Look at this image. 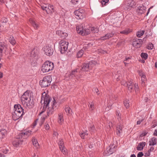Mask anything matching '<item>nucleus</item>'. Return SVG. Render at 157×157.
Returning <instances> with one entry per match:
<instances>
[{
    "instance_id": "1",
    "label": "nucleus",
    "mask_w": 157,
    "mask_h": 157,
    "mask_svg": "<svg viewBox=\"0 0 157 157\" xmlns=\"http://www.w3.org/2000/svg\"><path fill=\"white\" fill-rule=\"evenodd\" d=\"M50 101V97L49 95L45 92L43 93L40 102L41 104H43V107L40 114H41L46 110L48 116H49L52 114L56 110L57 104L55 99H53L51 103L50 106L49 105Z\"/></svg>"
},
{
    "instance_id": "2",
    "label": "nucleus",
    "mask_w": 157,
    "mask_h": 157,
    "mask_svg": "<svg viewBox=\"0 0 157 157\" xmlns=\"http://www.w3.org/2000/svg\"><path fill=\"white\" fill-rule=\"evenodd\" d=\"M20 103L26 108H32L34 102L31 93L28 91L25 92L21 97Z\"/></svg>"
},
{
    "instance_id": "3",
    "label": "nucleus",
    "mask_w": 157,
    "mask_h": 157,
    "mask_svg": "<svg viewBox=\"0 0 157 157\" xmlns=\"http://www.w3.org/2000/svg\"><path fill=\"white\" fill-rule=\"evenodd\" d=\"M97 63L94 61H91L88 63H84L82 66L81 68L80 69L79 68H76V70L72 71L70 74V76L74 75L75 76V72H81L83 71H88L90 69L94 67Z\"/></svg>"
},
{
    "instance_id": "4",
    "label": "nucleus",
    "mask_w": 157,
    "mask_h": 157,
    "mask_svg": "<svg viewBox=\"0 0 157 157\" xmlns=\"http://www.w3.org/2000/svg\"><path fill=\"white\" fill-rule=\"evenodd\" d=\"M13 110L14 111L12 113V118L14 121L19 119L24 114V109L19 104L15 105Z\"/></svg>"
},
{
    "instance_id": "5",
    "label": "nucleus",
    "mask_w": 157,
    "mask_h": 157,
    "mask_svg": "<svg viewBox=\"0 0 157 157\" xmlns=\"http://www.w3.org/2000/svg\"><path fill=\"white\" fill-rule=\"evenodd\" d=\"M54 65L53 63L49 61H47L42 65L41 71L43 73H46L53 69Z\"/></svg>"
},
{
    "instance_id": "6",
    "label": "nucleus",
    "mask_w": 157,
    "mask_h": 157,
    "mask_svg": "<svg viewBox=\"0 0 157 157\" xmlns=\"http://www.w3.org/2000/svg\"><path fill=\"white\" fill-rule=\"evenodd\" d=\"M52 80L51 76L47 75L40 81V84L42 87H45L50 85Z\"/></svg>"
},
{
    "instance_id": "7",
    "label": "nucleus",
    "mask_w": 157,
    "mask_h": 157,
    "mask_svg": "<svg viewBox=\"0 0 157 157\" xmlns=\"http://www.w3.org/2000/svg\"><path fill=\"white\" fill-rule=\"evenodd\" d=\"M68 43L63 40H61L59 43V48L62 54H64L67 49Z\"/></svg>"
},
{
    "instance_id": "8",
    "label": "nucleus",
    "mask_w": 157,
    "mask_h": 157,
    "mask_svg": "<svg viewBox=\"0 0 157 157\" xmlns=\"http://www.w3.org/2000/svg\"><path fill=\"white\" fill-rule=\"evenodd\" d=\"M134 0H125L124 2V8L125 10H127L130 7H132L135 5Z\"/></svg>"
},
{
    "instance_id": "9",
    "label": "nucleus",
    "mask_w": 157,
    "mask_h": 157,
    "mask_svg": "<svg viewBox=\"0 0 157 157\" xmlns=\"http://www.w3.org/2000/svg\"><path fill=\"white\" fill-rule=\"evenodd\" d=\"M43 49L44 54L47 56H50L53 54V49L50 46H45Z\"/></svg>"
},
{
    "instance_id": "10",
    "label": "nucleus",
    "mask_w": 157,
    "mask_h": 157,
    "mask_svg": "<svg viewBox=\"0 0 157 157\" xmlns=\"http://www.w3.org/2000/svg\"><path fill=\"white\" fill-rule=\"evenodd\" d=\"M74 13L77 19H83L84 17V11L83 10L79 9L76 10Z\"/></svg>"
},
{
    "instance_id": "11",
    "label": "nucleus",
    "mask_w": 157,
    "mask_h": 157,
    "mask_svg": "<svg viewBox=\"0 0 157 157\" xmlns=\"http://www.w3.org/2000/svg\"><path fill=\"white\" fill-rule=\"evenodd\" d=\"M58 144L61 151L64 154H66L67 153L66 149L64 146L63 141L62 139H59Z\"/></svg>"
},
{
    "instance_id": "12",
    "label": "nucleus",
    "mask_w": 157,
    "mask_h": 157,
    "mask_svg": "<svg viewBox=\"0 0 157 157\" xmlns=\"http://www.w3.org/2000/svg\"><path fill=\"white\" fill-rule=\"evenodd\" d=\"M142 43V41L141 39H134L133 40L132 45L136 48H140L141 46Z\"/></svg>"
},
{
    "instance_id": "13",
    "label": "nucleus",
    "mask_w": 157,
    "mask_h": 157,
    "mask_svg": "<svg viewBox=\"0 0 157 157\" xmlns=\"http://www.w3.org/2000/svg\"><path fill=\"white\" fill-rule=\"evenodd\" d=\"M139 74L141 78V85L143 86H145V83L146 81V78L144 73L142 71H139Z\"/></svg>"
},
{
    "instance_id": "14",
    "label": "nucleus",
    "mask_w": 157,
    "mask_h": 157,
    "mask_svg": "<svg viewBox=\"0 0 157 157\" xmlns=\"http://www.w3.org/2000/svg\"><path fill=\"white\" fill-rule=\"evenodd\" d=\"M114 147L112 148L109 146L107 148L105 151L104 152V154L105 156H108L112 154L114 151Z\"/></svg>"
},
{
    "instance_id": "15",
    "label": "nucleus",
    "mask_w": 157,
    "mask_h": 157,
    "mask_svg": "<svg viewBox=\"0 0 157 157\" xmlns=\"http://www.w3.org/2000/svg\"><path fill=\"white\" fill-rule=\"evenodd\" d=\"M146 10V7L145 6L143 5H141L138 7L137 12L138 14H141L145 12Z\"/></svg>"
},
{
    "instance_id": "16",
    "label": "nucleus",
    "mask_w": 157,
    "mask_h": 157,
    "mask_svg": "<svg viewBox=\"0 0 157 157\" xmlns=\"http://www.w3.org/2000/svg\"><path fill=\"white\" fill-rule=\"evenodd\" d=\"M114 33L113 32L110 33H108L105 35V36H103L100 38L101 40H105L109 39V38L112 37L113 36Z\"/></svg>"
},
{
    "instance_id": "17",
    "label": "nucleus",
    "mask_w": 157,
    "mask_h": 157,
    "mask_svg": "<svg viewBox=\"0 0 157 157\" xmlns=\"http://www.w3.org/2000/svg\"><path fill=\"white\" fill-rule=\"evenodd\" d=\"M32 131L31 130L29 129H26L22 132L19 133L21 136H29L31 134Z\"/></svg>"
},
{
    "instance_id": "18",
    "label": "nucleus",
    "mask_w": 157,
    "mask_h": 157,
    "mask_svg": "<svg viewBox=\"0 0 157 157\" xmlns=\"http://www.w3.org/2000/svg\"><path fill=\"white\" fill-rule=\"evenodd\" d=\"M86 47V45H84L82 48L77 53L76 57L77 58H79L82 56L84 52V51L86 50L85 48Z\"/></svg>"
},
{
    "instance_id": "19",
    "label": "nucleus",
    "mask_w": 157,
    "mask_h": 157,
    "mask_svg": "<svg viewBox=\"0 0 157 157\" xmlns=\"http://www.w3.org/2000/svg\"><path fill=\"white\" fill-rule=\"evenodd\" d=\"M13 145L16 147H20L22 144V140L19 139H17L14 140L13 143Z\"/></svg>"
},
{
    "instance_id": "20",
    "label": "nucleus",
    "mask_w": 157,
    "mask_h": 157,
    "mask_svg": "<svg viewBox=\"0 0 157 157\" xmlns=\"http://www.w3.org/2000/svg\"><path fill=\"white\" fill-rule=\"evenodd\" d=\"M29 21L35 29H38L39 27L38 24L34 19L30 18Z\"/></svg>"
},
{
    "instance_id": "21",
    "label": "nucleus",
    "mask_w": 157,
    "mask_h": 157,
    "mask_svg": "<svg viewBox=\"0 0 157 157\" xmlns=\"http://www.w3.org/2000/svg\"><path fill=\"white\" fill-rule=\"evenodd\" d=\"M157 139L153 137L149 140V146H154L157 144Z\"/></svg>"
},
{
    "instance_id": "22",
    "label": "nucleus",
    "mask_w": 157,
    "mask_h": 157,
    "mask_svg": "<svg viewBox=\"0 0 157 157\" xmlns=\"http://www.w3.org/2000/svg\"><path fill=\"white\" fill-rule=\"evenodd\" d=\"M133 85L134 83H133L131 81L128 82L127 83V86L128 88V89L130 92H131L134 90Z\"/></svg>"
},
{
    "instance_id": "23",
    "label": "nucleus",
    "mask_w": 157,
    "mask_h": 157,
    "mask_svg": "<svg viewBox=\"0 0 157 157\" xmlns=\"http://www.w3.org/2000/svg\"><path fill=\"white\" fill-rule=\"evenodd\" d=\"M146 145V143L144 142H142L140 143L136 147V149L138 151L142 150L144 147Z\"/></svg>"
},
{
    "instance_id": "24",
    "label": "nucleus",
    "mask_w": 157,
    "mask_h": 157,
    "mask_svg": "<svg viewBox=\"0 0 157 157\" xmlns=\"http://www.w3.org/2000/svg\"><path fill=\"white\" fill-rule=\"evenodd\" d=\"M76 30L77 32L82 35L83 33V32L84 29L83 27L80 25L76 26Z\"/></svg>"
},
{
    "instance_id": "25",
    "label": "nucleus",
    "mask_w": 157,
    "mask_h": 157,
    "mask_svg": "<svg viewBox=\"0 0 157 157\" xmlns=\"http://www.w3.org/2000/svg\"><path fill=\"white\" fill-rule=\"evenodd\" d=\"M64 119L63 117V114L62 113H60L58 114V122L61 124L63 122Z\"/></svg>"
},
{
    "instance_id": "26",
    "label": "nucleus",
    "mask_w": 157,
    "mask_h": 157,
    "mask_svg": "<svg viewBox=\"0 0 157 157\" xmlns=\"http://www.w3.org/2000/svg\"><path fill=\"white\" fill-rule=\"evenodd\" d=\"M122 127L121 125H118L117 127V135L120 136L122 132Z\"/></svg>"
},
{
    "instance_id": "27",
    "label": "nucleus",
    "mask_w": 157,
    "mask_h": 157,
    "mask_svg": "<svg viewBox=\"0 0 157 157\" xmlns=\"http://www.w3.org/2000/svg\"><path fill=\"white\" fill-rule=\"evenodd\" d=\"M32 141L33 145L36 148L39 147V144L37 140L35 138L33 137L32 139Z\"/></svg>"
},
{
    "instance_id": "28",
    "label": "nucleus",
    "mask_w": 157,
    "mask_h": 157,
    "mask_svg": "<svg viewBox=\"0 0 157 157\" xmlns=\"http://www.w3.org/2000/svg\"><path fill=\"white\" fill-rule=\"evenodd\" d=\"M38 53V51L37 50V49L34 48L33 49L31 52V56L32 57H34L37 55Z\"/></svg>"
},
{
    "instance_id": "29",
    "label": "nucleus",
    "mask_w": 157,
    "mask_h": 157,
    "mask_svg": "<svg viewBox=\"0 0 157 157\" xmlns=\"http://www.w3.org/2000/svg\"><path fill=\"white\" fill-rule=\"evenodd\" d=\"M132 30L130 29H127L120 32V33L125 35H127L132 32Z\"/></svg>"
},
{
    "instance_id": "30",
    "label": "nucleus",
    "mask_w": 157,
    "mask_h": 157,
    "mask_svg": "<svg viewBox=\"0 0 157 157\" xmlns=\"http://www.w3.org/2000/svg\"><path fill=\"white\" fill-rule=\"evenodd\" d=\"M49 5L45 4H42L41 5V7L42 10H45L47 13H48V10Z\"/></svg>"
},
{
    "instance_id": "31",
    "label": "nucleus",
    "mask_w": 157,
    "mask_h": 157,
    "mask_svg": "<svg viewBox=\"0 0 157 157\" xmlns=\"http://www.w3.org/2000/svg\"><path fill=\"white\" fill-rule=\"evenodd\" d=\"M6 131L5 130L0 131V140L3 139L5 137Z\"/></svg>"
},
{
    "instance_id": "32",
    "label": "nucleus",
    "mask_w": 157,
    "mask_h": 157,
    "mask_svg": "<svg viewBox=\"0 0 157 157\" xmlns=\"http://www.w3.org/2000/svg\"><path fill=\"white\" fill-rule=\"evenodd\" d=\"M130 59L129 57H126L125 59L124 60L123 62L125 66H128V64L131 63V62L130 61Z\"/></svg>"
},
{
    "instance_id": "33",
    "label": "nucleus",
    "mask_w": 157,
    "mask_h": 157,
    "mask_svg": "<svg viewBox=\"0 0 157 157\" xmlns=\"http://www.w3.org/2000/svg\"><path fill=\"white\" fill-rule=\"evenodd\" d=\"M90 29L91 32L93 33H97L98 31L99 30L98 28H95L94 27H90Z\"/></svg>"
},
{
    "instance_id": "34",
    "label": "nucleus",
    "mask_w": 157,
    "mask_h": 157,
    "mask_svg": "<svg viewBox=\"0 0 157 157\" xmlns=\"http://www.w3.org/2000/svg\"><path fill=\"white\" fill-rule=\"evenodd\" d=\"M0 151L5 154H6L9 151V150L5 147H1L0 148Z\"/></svg>"
},
{
    "instance_id": "35",
    "label": "nucleus",
    "mask_w": 157,
    "mask_h": 157,
    "mask_svg": "<svg viewBox=\"0 0 157 157\" xmlns=\"http://www.w3.org/2000/svg\"><path fill=\"white\" fill-rule=\"evenodd\" d=\"M48 13L50 14L54 12V9L53 6L50 5L48 6Z\"/></svg>"
},
{
    "instance_id": "36",
    "label": "nucleus",
    "mask_w": 157,
    "mask_h": 157,
    "mask_svg": "<svg viewBox=\"0 0 157 157\" xmlns=\"http://www.w3.org/2000/svg\"><path fill=\"white\" fill-rule=\"evenodd\" d=\"M5 47V46L4 44H0V56L2 55L3 50Z\"/></svg>"
},
{
    "instance_id": "37",
    "label": "nucleus",
    "mask_w": 157,
    "mask_h": 157,
    "mask_svg": "<svg viewBox=\"0 0 157 157\" xmlns=\"http://www.w3.org/2000/svg\"><path fill=\"white\" fill-rule=\"evenodd\" d=\"M144 32L145 31L144 30H141L137 32L136 33V35L138 37H140L141 36L144 35Z\"/></svg>"
},
{
    "instance_id": "38",
    "label": "nucleus",
    "mask_w": 157,
    "mask_h": 157,
    "mask_svg": "<svg viewBox=\"0 0 157 157\" xmlns=\"http://www.w3.org/2000/svg\"><path fill=\"white\" fill-rule=\"evenodd\" d=\"M10 42L13 45H14L16 43V41L13 36H11L10 38Z\"/></svg>"
},
{
    "instance_id": "39",
    "label": "nucleus",
    "mask_w": 157,
    "mask_h": 157,
    "mask_svg": "<svg viewBox=\"0 0 157 157\" xmlns=\"http://www.w3.org/2000/svg\"><path fill=\"white\" fill-rule=\"evenodd\" d=\"M90 29H84L83 30V32L82 33L83 34L82 35H88L90 34Z\"/></svg>"
},
{
    "instance_id": "40",
    "label": "nucleus",
    "mask_w": 157,
    "mask_h": 157,
    "mask_svg": "<svg viewBox=\"0 0 157 157\" xmlns=\"http://www.w3.org/2000/svg\"><path fill=\"white\" fill-rule=\"evenodd\" d=\"M65 110L66 113H67V114L68 115H70L71 114L72 111L70 107H66L65 109Z\"/></svg>"
},
{
    "instance_id": "41",
    "label": "nucleus",
    "mask_w": 157,
    "mask_h": 157,
    "mask_svg": "<svg viewBox=\"0 0 157 157\" xmlns=\"http://www.w3.org/2000/svg\"><path fill=\"white\" fill-rule=\"evenodd\" d=\"M87 135L88 133L87 132V131L86 132H82L80 134V136L82 139H84L85 138V136H87Z\"/></svg>"
},
{
    "instance_id": "42",
    "label": "nucleus",
    "mask_w": 157,
    "mask_h": 157,
    "mask_svg": "<svg viewBox=\"0 0 157 157\" xmlns=\"http://www.w3.org/2000/svg\"><path fill=\"white\" fill-rule=\"evenodd\" d=\"M124 105L126 108H128L129 106V102L128 100H126L124 101Z\"/></svg>"
},
{
    "instance_id": "43",
    "label": "nucleus",
    "mask_w": 157,
    "mask_h": 157,
    "mask_svg": "<svg viewBox=\"0 0 157 157\" xmlns=\"http://www.w3.org/2000/svg\"><path fill=\"white\" fill-rule=\"evenodd\" d=\"M112 104V103H111L110 101H109L108 103L107 107L105 109V110L107 111L110 110L111 108Z\"/></svg>"
},
{
    "instance_id": "44",
    "label": "nucleus",
    "mask_w": 157,
    "mask_h": 157,
    "mask_svg": "<svg viewBox=\"0 0 157 157\" xmlns=\"http://www.w3.org/2000/svg\"><path fill=\"white\" fill-rule=\"evenodd\" d=\"M140 56L142 58H144L145 59H146L147 58V54L146 53H142Z\"/></svg>"
},
{
    "instance_id": "45",
    "label": "nucleus",
    "mask_w": 157,
    "mask_h": 157,
    "mask_svg": "<svg viewBox=\"0 0 157 157\" xmlns=\"http://www.w3.org/2000/svg\"><path fill=\"white\" fill-rule=\"evenodd\" d=\"M67 36V34L65 32H62V34L60 35V36L63 39H65L66 37Z\"/></svg>"
},
{
    "instance_id": "46",
    "label": "nucleus",
    "mask_w": 157,
    "mask_h": 157,
    "mask_svg": "<svg viewBox=\"0 0 157 157\" xmlns=\"http://www.w3.org/2000/svg\"><path fill=\"white\" fill-rule=\"evenodd\" d=\"M153 45L151 43H149L147 46V48L148 49H152L153 48Z\"/></svg>"
},
{
    "instance_id": "47",
    "label": "nucleus",
    "mask_w": 157,
    "mask_h": 157,
    "mask_svg": "<svg viewBox=\"0 0 157 157\" xmlns=\"http://www.w3.org/2000/svg\"><path fill=\"white\" fill-rule=\"evenodd\" d=\"M93 145L94 144L92 143H88L87 145V146L88 147V148L90 149H93Z\"/></svg>"
},
{
    "instance_id": "48",
    "label": "nucleus",
    "mask_w": 157,
    "mask_h": 157,
    "mask_svg": "<svg viewBox=\"0 0 157 157\" xmlns=\"http://www.w3.org/2000/svg\"><path fill=\"white\" fill-rule=\"evenodd\" d=\"M89 106L90 109L91 110H93L94 108V103L93 102H91Z\"/></svg>"
},
{
    "instance_id": "49",
    "label": "nucleus",
    "mask_w": 157,
    "mask_h": 157,
    "mask_svg": "<svg viewBox=\"0 0 157 157\" xmlns=\"http://www.w3.org/2000/svg\"><path fill=\"white\" fill-rule=\"evenodd\" d=\"M44 128L46 130H48L50 128V126L48 124L46 123L44 124Z\"/></svg>"
},
{
    "instance_id": "50",
    "label": "nucleus",
    "mask_w": 157,
    "mask_h": 157,
    "mask_svg": "<svg viewBox=\"0 0 157 157\" xmlns=\"http://www.w3.org/2000/svg\"><path fill=\"white\" fill-rule=\"evenodd\" d=\"M46 117V116H45V117H42L41 118V119H40V122H41V124H40V126L42 124H43V123L44 122Z\"/></svg>"
},
{
    "instance_id": "51",
    "label": "nucleus",
    "mask_w": 157,
    "mask_h": 157,
    "mask_svg": "<svg viewBox=\"0 0 157 157\" xmlns=\"http://www.w3.org/2000/svg\"><path fill=\"white\" fill-rule=\"evenodd\" d=\"M109 1V0H102L101 2L102 6H105L108 2Z\"/></svg>"
},
{
    "instance_id": "52",
    "label": "nucleus",
    "mask_w": 157,
    "mask_h": 157,
    "mask_svg": "<svg viewBox=\"0 0 157 157\" xmlns=\"http://www.w3.org/2000/svg\"><path fill=\"white\" fill-rule=\"evenodd\" d=\"M134 89L136 92L138 91L139 89V87L137 84L135 83L134 85Z\"/></svg>"
},
{
    "instance_id": "53",
    "label": "nucleus",
    "mask_w": 157,
    "mask_h": 157,
    "mask_svg": "<svg viewBox=\"0 0 157 157\" xmlns=\"http://www.w3.org/2000/svg\"><path fill=\"white\" fill-rule=\"evenodd\" d=\"M7 21V19L5 17L2 18L1 20V21L2 24L6 22Z\"/></svg>"
},
{
    "instance_id": "54",
    "label": "nucleus",
    "mask_w": 157,
    "mask_h": 157,
    "mask_svg": "<svg viewBox=\"0 0 157 157\" xmlns=\"http://www.w3.org/2000/svg\"><path fill=\"white\" fill-rule=\"evenodd\" d=\"M109 128H107V131H109L110 130V129L111 128V127H112V123L111 122H109Z\"/></svg>"
},
{
    "instance_id": "55",
    "label": "nucleus",
    "mask_w": 157,
    "mask_h": 157,
    "mask_svg": "<svg viewBox=\"0 0 157 157\" xmlns=\"http://www.w3.org/2000/svg\"><path fill=\"white\" fill-rule=\"evenodd\" d=\"M144 155L143 153L142 152H139L137 155V157H142Z\"/></svg>"
},
{
    "instance_id": "56",
    "label": "nucleus",
    "mask_w": 157,
    "mask_h": 157,
    "mask_svg": "<svg viewBox=\"0 0 157 157\" xmlns=\"http://www.w3.org/2000/svg\"><path fill=\"white\" fill-rule=\"evenodd\" d=\"M147 134V132H144L142 133L140 135V137H142L146 136Z\"/></svg>"
},
{
    "instance_id": "57",
    "label": "nucleus",
    "mask_w": 157,
    "mask_h": 157,
    "mask_svg": "<svg viewBox=\"0 0 157 157\" xmlns=\"http://www.w3.org/2000/svg\"><path fill=\"white\" fill-rule=\"evenodd\" d=\"M90 130L91 132H93L95 130V128L94 125H93L91 127H90Z\"/></svg>"
},
{
    "instance_id": "58",
    "label": "nucleus",
    "mask_w": 157,
    "mask_h": 157,
    "mask_svg": "<svg viewBox=\"0 0 157 157\" xmlns=\"http://www.w3.org/2000/svg\"><path fill=\"white\" fill-rule=\"evenodd\" d=\"M78 1V0H71V2L74 4H76Z\"/></svg>"
},
{
    "instance_id": "59",
    "label": "nucleus",
    "mask_w": 157,
    "mask_h": 157,
    "mask_svg": "<svg viewBox=\"0 0 157 157\" xmlns=\"http://www.w3.org/2000/svg\"><path fill=\"white\" fill-rule=\"evenodd\" d=\"M62 31H56V34L60 36V35L62 34Z\"/></svg>"
},
{
    "instance_id": "60",
    "label": "nucleus",
    "mask_w": 157,
    "mask_h": 157,
    "mask_svg": "<svg viewBox=\"0 0 157 157\" xmlns=\"http://www.w3.org/2000/svg\"><path fill=\"white\" fill-rule=\"evenodd\" d=\"M143 121V119L140 120L137 122L136 124L137 125L140 124Z\"/></svg>"
},
{
    "instance_id": "61",
    "label": "nucleus",
    "mask_w": 157,
    "mask_h": 157,
    "mask_svg": "<svg viewBox=\"0 0 157 157\" xmlns=\"http://www.w3.org/2000/svg\"><path fill=\"white\" fill-rule=\"evenodd\" d=\"M58 135V134L57 132H56L54 131V132L53 134V137H54L55 136H57Z\"/></svg>"
},
{
    "instance_id": "62",
    "label": "nucleus",
    "mask_w": 157,
    "mask_h": 157,
    "mask_svg": "<svg viewBox=\"0 0 157 157\" xmlns=\"http://www.w3.org/2000/svg\"><path fill=\"white\" fill-rule=\"evenodd\" d=\"M150 154L149 153V152H148V151L145 153L144 154V156H146V157L148 156H150Z\"/></svg>"
},
{
    "instance_id": "63",
    "label": "nucleus",
    "mask_w": 157,
    "mask_h": 157,
    "mask_svg": "<svg viewBox=\"0 0 157 157\" xmlns=\"http://www.w3.org/2000/svg\"><path fill=\"white\" fill-rule=\"evenodd\" d=\"M94 92H96L97 94V95H98L99 94V93H98L99 90L97 88H94Z\"/></svg>"
},
{
    "instance_id": "64",
    "label": "nucleus",
    "mask_w": 157,
    "mask_h": 157,
    "mask_svg": "<svg viewBox=\"0 0 157 157\" xmlns=\"http://www.w3.org/2000/svg\"><path fill=\"white\" fill-rule=\"evenodd\" d=\"M121 84L124 86H126V82L124 81H122L121 82Z\"/></svg>"
}]
</instances>
